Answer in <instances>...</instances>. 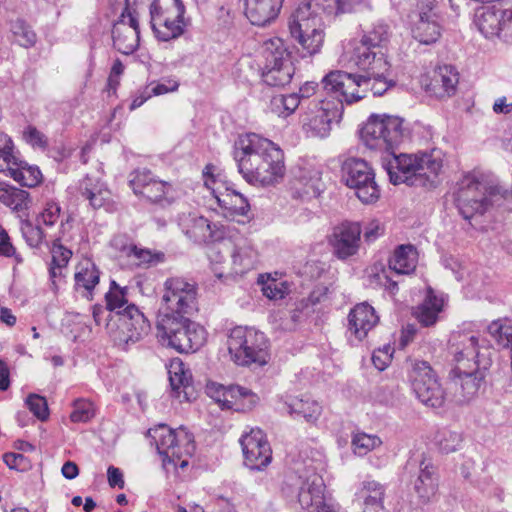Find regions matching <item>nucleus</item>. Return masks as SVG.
<instances>
[{
	"instance_id": "f257e3e1",
	"label": "nucleus",
	"mask_w": 512,
	"mask_h": 512,
	"mask_svg": "<svg viewBox=\"0 0 512 512\" xmlns=\"http://www.w3.org/2000/svg\"><path fill=\"white\" fill-rule=\"evenodd\" d=\"M409 135L404 119L387 114L370 115L360 129L363 144L382 154V167L391 183L432 187L442 169V160L430 153L412 155L398 152Z\"/></svg>"
},
{
	"instance_id": "f03ea898",
	"label": "nucleus",
	"mask_w": 512,
	"mask_h": 512,
	"mask_svg": "<svg viewBox=\"0 0 512 512\" xmlns=\"http://www.w3.org/2000/svg\"><path fill=\"white\" fill-rule=\"evenodd\" d=\"M233 158L239 173L252 185H274L285 175L283 150L256 133H246L238 137L233 147Z\"/></svg>"
},
{
	"instance_id": "7ed1b4c3",
	"label": "nucleus",
	"mask_w": 512,
	"mask_h": 512,
	"mask_svg": "<svg viewBox=\"0 0 512 512\" xmlns=\"http://www.w3.org/2000/svg\"><path fill=\"white\" fill-rule=\"evenodd\" d=\"M366 0H300L298 7L288 19L291 37L298 42L306 53L304 56L317 54L324 42L321 13L339 15L351 13Z\"/></svg>"
},
{
	"instance_id": "20e7f679",
	"label": "nucleus",
	"mask_w": 512,
	"mask_h": 512,
	"mask_svg": "<svg viewBox=\"0 0 512 512\" xmlns=\"http://www.w3.org/2000/svg\"><path fill=\"white\" fill-rule=\"evenodd\" d=\"M126 294V287L121 288L112 281L105 295L110 316L106 328L115 345L125 351L148 335L151 328L143 312L136 305L128 304Z\"/></svg>"
},
{
	"instance_id": "39448f33",
	"label": "nucleus",
	"mask_w": 512,
	"mask_h": 512,
	"mask_svg": "<svg viewBox=\"0 0 512 512\" xmlns=\"http://www.w3.org/2000/svg\"><path fill=\"white\" fill-rule=\"evenodd\" d=\"M390 35V28L386 23H374L363 32L360 40L351 42L350 49L346 52L348 61L358 69H373L376 74L390 70V63L386 58Z\"/></svg>"
},
{
	"instance_id": "423d86ee",
	"label": "nucleus",
	"mask_w": 512,
	"mask_h": 512,
	"mask_svg": "<svg viewBox=\"0 0 512 512\" xmlns=\"http://www.w3.org/2000/svg\"><path fill=\"white\" fill-rule=\"evenodd\" d=\"M227 345L231 359L237 365L255 363L262 366L268 361V340L263 332L255 328L234 327L228 335Z\"/></svg>"
},
{
	"instance_id": "0eeeda50",
	"label": "nucleus",
	"mask_w": 512,
	"mask_h": 512,
	"mask_svg": "<svg viewBox=\"0 0 512 512\" xmlns=\"http://www.w3.org/2000/svg\"><path fill=\"white\" fill-rule=\"evenodd\" d=\"M261 68L262 81L271 87H284L295 73L291 53L280 38H272L263 43Z\"/></svg>"
},
{
	"instance_id": "6e6552de",
	"label": "nucleus",
	"mask_w": 512,
	"mask_h": 512,
	"mask_svg": "<svg viewBox=\"0 0 512 512\" xmlns=\"http://www.w3.org/2000/svg\"><path fill=\"white\" fill-rule=\"evenodd\" d=\"M147 434L154 441L162 457L163 466L176 465V460L191 456L195 450L193 435L183 427L172 429L167 424L161 423L150 428Z\"/></svg>"
},
{
	"instance_id": "1a4fd4ad",
	"label": "nucleus",
	"mask_w": 512,
	"mask_h": 512,
	"mask_svg": "<svg viewBox=\"0 0 512 512\" xmlns=\"http://www.w3.org/2000/svg\"><path fill=\"white\" fill-rule=\"evenodd\" d=\"M401 479L412 486L420 503H429L436 496L439 481L437 468L424 453L408 458Z\"/></svg>"
},
{
	"instance_id": "9d476101",
	"label": "nucleus",
	"mask_w": 512,
	"mask_h": 512,
	"mask_svg": "<svg viewBox=\"0 0 512 512\" xmlns=\"http://www.w3.org/2000/svg\"><path fill=\"white\" fill-rule=\"evenodd\" d=\"M323 89L330 98L339 100L342 104H352L372 92V78L365 75L351 74L344 71H332L322 79Z\"/></svg>"
},
{
	"instance_id": "9b49d317",
	"label": "nucleus",
	"mask_w": 512,
	"mask_h": 512,
	"mask_svg": "<svg viewBox=\"0 0 512 512\" xmlns=\"http://www.w3.org/2000/svg\"><path fill=\"white\" fill-rule=\"evenodd\" d=\"M409 379L415 396L422 404L431 408L443 406L445 391L429 362L411 361Z\"/></svg>"
},
{
	"instance_id": "f8f14e48",
	"label": "nucleus",
	"mask_w": 512,
	"mask_h": 512,
	"mask_svg": "<svg viewBox=\"0 0 512 512\" xmlns=\"http://www.w3.org/2000/svg\"><path fill=\"white\" fill-rule=\"evenodd\" d=\"M480 360L474 361L470 368L456 365L451 371L453 374L452 384L454 386V401L457 404L468 403L477 394L484 384L486 372L492 364V359L487 353L480 354Z\"/></svg>"
},
{
	"instance_id": "ddd939ff",
	"label": "nucleus",
	"mask_w": 512,
	"mask_h": 512,
	"mask_svg": "<svg viewBox=\"0 0 512 512\" xmlns=\"http://www.w3.org/2000/svg\"><path fill=\"white\" fill-rule=\"evenodd\" d=\"M342 172L346 185L355 190L361 202L370 204L379 199L380 189L375 181V172L366 160L348 158L342 165Z\"/></svg>"
},
{
	"instance_id": "4468645a",
	"label": "nucleus",
	"mask_w": 512,
	"mask_h": 512,
	"mask_svg": "<svg viewBox=\"0 0 512 512\" xmlns=\"http://www.w3.org/2000/svg\"><path fill=\"white\" fill-rule=\"evenodd\" d=\"M317 97L309 103V113L304 119V127L309 136L325 138L330 134L331 123L339 120L343 105L339 100Z\"/></svg>"
},
{
	"instance_id": "2eb2a0df",
	"label": "nucleus",
	"mask_w": 512,
	"mask_h": 512,
	"mask_svg": "<svg viewBox=\"0 0 512 512\" xmlns=\"http://www.w3.org/2000/svg\"><path fill=\"white\" fill-rule=\"evenodd\" d=\"M163 310L191 315L197 310V285L181 277L168 278L164 283Z\"/></svg>"
},
{
	"instance_id": "dca6fc26",
	"label": "nucleus",
	"mask_w": 512,
	"mask_h": 512,
	"mask_svg": "<svg viewBox=\"0 0 512 512\" xmlns=\"http://www.w3.org/2000/svg\"><path fill=\"white\" fill-rule=\"evenodd\" d=\"M240 445L244 456L245 465L251 470H262L272 460V450L265 433L259 429H251L249 433L242 435Z\"/></svg>"
},
{
	"instance_id": "f3484780",
	"label": "nucleus",
	"mask_w": 512,
	"mask_h": 512,
	"mask_svg": "<svg viewBox=\"0 0 512 512\" xmlns=\"http://www.w3.org/2000/svg\"><path fill=\"white\" fill-rule=\"evenodd\" d=\"M477 25L486 38L512 43V8L487 7L478 17Z\"/></svg>"
},
{
	"instance_id": "a211bd4d",
	"label": "nucleus",
	"mask_w": 512,
	"mask_h": 512,
	"mask_svg": "<svg viewBox=\"0 0 512 512\" xmlns=\"http://www.w3.org/2000/svg\"><path fill=\"white\" fill-rule=\"evenodd\" d=\"M361 234L359 222L344 221L335 226L329 238L334 256L347 260L356 255L360 248Z\"/></svg>"
},
{
	"instance_id": "6ab92c4d",
	"label": "nucleus",
	"mask_w": 512,
	"mask_h": 512,
	"mask_svg": "<svg viewBox=\"0 0 512 512\" xmlns=\"http://www.w3.org/2000/svg\"><path fill=\"white\" fill-rule=\"evenodd\" d=\"M449 351L453 355L456 365L470 368L474 361L480 360V354L492 355L489 347L480 346L478 338L469 332H453L449 340Z\"/></svg>"
},
{
	"instance_id": "aec40b11",
	"label": "nucleus",
	"mask_w": 512,
	"mask_h": 512,
	"mask_svg": "<svg viewBox=\"0 0 512 512\" xmlns=\"http://www.w3.org/2000/svg\"><path fill=\"white\" fill-rule=\"evenodd\" d=\"M182 232L193 242L202 244L217 242L223 239V231L207 218L194 213L179 216Z\"/></svg>"
},
{
	"instance_id": "412c9836",
	"label": "nucleus",
	"mask_w": 512,
	"mask_h": 512,
	"mask_svg": "<svg viewBox=\"0 0 512 512\" xmlns=\"http://www.w3.org/2000/svg\"><path fill=\"white\" fill-rule=\"evenodd\" d=\"M379 322L375 309L367 302L356 304L348 315V331L360 342Z\"/></svg>"
},
{
	"instance_id": "4be33fe9",
	"label": "nucleus",
	"mask_w": 512,
	"mask_h": 512,
	"mask_svg": "<svg viewBox=\"0 0 512 512\" xmlns=\"http://www.w3.org/2000/svg\"><path fill=\"white\" fill-rule=\"evenodd\" d=\"M468 190H456L454 193V202L459 214L468 221L483 216L492 206L498 204L504 197H490L489 195L468 198Z\"/></svg>"
},
{
	"instance_id": "5701e85b",
	"label": "nucleus",
	"mask_w": 512,
	"mask_h": 512,
	"mask_svg": "<svg viewBox=\"0 0 512 512\" xmlns=\"http://www.w3.org/2000/svg\"><path fill=\"white\" fill-rule=\"evenodd\" d=\"M386 487L378 481L365 479L355 493L354 502L361 512H380L384 508Z\"/></svg>"
},
{
	"instance_id": "b1692460",
	"label": "nucleus",
	"mask_w": 512,
	"mask_h": 512,
	"mask_svg": "<svg viewBox=\"0 0 512 512\" xmlns=\"http://www.w3.org/2000/svg\"><path fill=\"white\" fill-rule=\"evenodd\" d=\"M283 0H245V15L252 25L266 26L280 12Z\"/></svg>"
},
{
	"instance_id": "393cba45",
	"label": "nucleus",
	"mask_w": 512,
	"mask_h": 512,
	"mask_svg": "<svg viewBox=\"0 0 512 512\" xmlns=\"http://www.w3.org/2000/svg\"><path fill=\"white\" fill-rule=\"evenodd\" d=\"M471 190L468 198L489 195L490 197H506L507 190L498 185L489 184L480 173L473 171L465 174L457 183V190Z\"/></svg>"
},
{
	"instance_id": "a878e982",
	"label": "nucleus",
	"mask_w": 512,
	"mask_h": 512,
	"mask_svg": "<svg viewBox=\"0 0 512 512\" xmlns=\"http://www.w3.org/2000/svg\"><path fill=\"white\" fill-rule=\"evenodd\" d=\"M205 342V330L198 324L190 325L186 329L170 336L164 343L179 353H189L197 351Z\"/></svg>"
},
{
	"instance_id": "bb28decb",
	"label": "nucleus",
	"mask_w": 512,
	"mask_h": 512,
	"mask_svg": "<svg viewBox=\"0 0 512 512\" xmlns=\"http://www.w3.org/2000/svg\"><path fill=\"white\" fill-rule=\"evenodd\" d=\"M459 74L451 65L437 68L431 80L429 90L439 99L451 97L456 93Z\"/></svg>"
},
{
	"instance_id": "cd10ccee",
	"label": "nucleus",
	"mask_w": 512,
	"mask_h": 512,
	"mask_svg": "<svg viewBox=\"0 0 512 512\" xmlns=\"http://www.w3.org/2000/svg\"><path fill=\"white\" fill-rule=\"evenodd\" d=\"M113 46L120 53L132 54L139 46L138 32L127 26L125 13L114 23L112 28Z\"/></svg>"
},
{
	"instance_id": "c85d7f7f",
	"label": "nucleus",
	"mask_w": 512,
	"mask_h": 512,
	"mask_svg": "<svg viewBox=\"0 0 512 512\" xmlns=\"http://www.w3.org/2000/svg\"><path fill=\"white\" fill-rule=\"evenodd\" d=\"M112 244L128 257H134L138 261V264L151 266L162 263L165 260V254L163 252L140 248L133 243H127L123 236L114 238Z\"/></svg>"
},
{
	"instance_id": "c756f323",
	"label": "nucleus",
	"mask_w": 512,
	"mask_h": 512,
	"mask_svg": "<svg viewBox=\"0 0 512 512\" xmlns=\"http://www.w3.org/2000/svg\"><path fill=\"white\" fill-rule=\"evenodd\" d=\"M184 313H176L163 310L157 321V337L162 343H165L170 336L178 334L186 327L195 324Z\"/></svg>"
},
{
	"instance_id": "7c9ffc66",
	"label": "nucleus",
	"mask_w": 512,
	"mask_h": 512,
	"mask_svg": "<svg viewBox=\"0 0 512 512\" xmlns=\"http://www.w3.org/2000/svg\"><path fill=\"white\" fill-rule=\"evenodd\" d=\"M418 251L412 244L399 245L390 257L389 269L398 275H409L415 271Z\"/></svg>"
},
{
	"instance_id": "2f4dec72",
	"label": "nucleus",
	"mask_w": 512,
	"mask_h": 512,
	"mask_svg": "<svg viewBox=\"0 0 512 512\" xmlns=\"http://www.w3.org/2000/svg\"><path fill=\"white\" fill-rule=\"evenodd\" d=\"M79 194L89 201L93 209L101 208L109 194L105 183L97 176L87 174L78 185Z\"/></svg>"
},
{
	"instance_id": "473e14b6",
	"label": "nucleus",
	"mask_w": 512,
	"mask_h": 512,
	"mask_svg": "<svg viewBox=\"0 0 512 512\" xmlns=\"http://www.w3.org/2000/svg\"><path fill=\"white\" fill-rule=\"evenodd\" d=\"M100 271L96 265L90 261L80 265L74 275L75 290L84 297L92 300L93 290L99 283Z\"/></svg>"
},
{
	"instance_id": "72a5a7b5",
	"label": "nucleus",
	"mask_w": 512,
	"mask_h": 512,
	"mask_svg": "<svg viewBox=\"0 0 512 512\" xmlns=\"http://www.w3.org/2000/svg\"><path fill=\"white\" fill-rule=\"evenodd\" d=\"M8 174L21 186L35 187L42 181V173L37 166L29 165L25 161L12 160L6 167Z\"/></svg>"
},
{
	"instance_id": "f704fd0d",
	"label": "nucleus",
	"mask_w": 512,
	"mask_h": 512,
	"mask_svg": "<svg viewBox=\"0 0 512 512\" xmlns=\"http://www.w3.org/2000/svg\"><path fill=\"white\" fill-rule=\"evenodd\" d=\"M215 198L218 205L227 211L225 216H247L250 210L247 198L231 187H226V192L215 195Z\"/></svg>"
},
{
	"instance_id": "c9c22d12",
	"label": "nucleus",
	"mask_w": 512,
	"mask_h": 512,
	"mask_svg": "<svg viewBox=\"0 0 512 512\" xmlns=\"http://www.w3.org/2000/svg\"><path fill=\"white\" fill-rule=\"evenodd\" d=\"M443 22L444 19L410 22L412 36L421 44H434L441 37Z\"/></svg>"
},
{
	"instance_id": "e433bc0d",
	"label": "nucleus",
	"mask_w": 512,
	"mask_h": 512,
	"mask_svg": "<svg viewBox=\"0 0 512 512\" xmlns=\"http://www.w3.org/2000/svg\"><path fill=\"white\" fill-rule=\"evenodd\" d=\"M150 23L162 19H182L185 6L182 0H153L149 7Z\"/></svg>"
},
{
	"instance_id": "4c0bfd02",
	"label": "nucleus",
	"mask_w": 512,
	"mask_h": 512,
	"mask_svg": "<svg viewBox=\"0 0 512 512\" xmlns=\"http://www.w3.org/2000/svg\"><path fill=\"white\" fill-rule=\"evenodd\" d=\"M443 307V300L438 298L433 290L429 288L424 301L417 307L416 318L423 326L434 325L438 319V314Z\"/></svg>"
},
{
	"instance_id": "58836bf2",
	"label": "nucleus",
	"mask_w": 512,
	"mask_h": 512,
	"mask_svg": "<svg viewBox=\"0 0 512 512\" xmlns=\"http://www.w3.org/2000/svg\"><path fill=\"white\" fill-rule=\"evenodd\" d=\"M0 202L14 211L21 212L29 208L31 199L27 191L1 183Z\"/></svg>"
},
{
	"instance_id": "ea45409f",
	"label": "nucleus",
	"mask_w": 512,
	"mask_h": 512,
	"mask_svg": "<svg viewBox=\"0 0 512 512\" xmlns=\"http://www.w3.org/2000/svg\"><path fill=\"white\" fill-rule=\"evenodd\" d=\"M288 413L294 418H303L307 422H315L321 414V406L311 399L294 398L285 403Z\"/></svg>"
},
{
	"instance_id": "a19ab883",
	"label": "nucleus",
	"mask_w": 512,
	"mask_h": 512,
	"mask_svg": "<svg viewBox=\"0 0 512 512\" xmlns=\"http://www.w3.org/2000/svg\"><path fill=\"white\" fill-rule=\"evenodd\" d=\"M155 37L159 41H170L180 37L185 30L184 17L182 19H162L159 22L150 23Z\"/></svg>"
},
{
	"instance_id": "79ce46f5",
	"label": "nucleus",
	"mask_w": 512,
	"mask_h": 512,
	"mask_svg": "<svg viewBox=\"0 0 512 512\" xmlns=\"http://www.w3.org/2000/svg\"><path fill=\"white\" fill-rule=\"evenodd\" d=\"M410 22L443 19L437 0H416L409 14Z\"/></svg>"
},
{
	"instance_id": "37998d69",
	"label": "nucleus",
	"mask_w": 512,
	"mask_h": 512,
	"mask_svg": "<svg viewBox=\"0 0 512 512\" xmlns=\"http://www.w3.org/2000/svg\"><path fill=\"white\" fill-rule=\"evenodd\" d=\"M191 373L188 370H185L184 364L181 361H175L171 365V369L169 370V381L171 385V389L175 397H180L181 389L185 394V398H187V391L191 386Z\"/></svg>"
},
{
	"instance_id": "c03bdc74",
	"label": "nucleus",
	"mask_w": 512,
	"mask_h": 512,
	"mask_svg": "<svg viewBox=\"0 0 512 512\" xmlns=\"http://www.w3.org/2000/svg\"><path fill=\"white\" fill-rule=\"evenodd\" d=\"M172 186L170 183L157 179L155 176L151 179V183L148 187H146L145 191L142 193V197L153 203H161L164 202L170 204L173 201V196L171 195Z\"/></svg>"
},
{
	"instance_id": "a18cd8bd",
	"label": "nucleus",
	"mask_w": 512,
	"mask_h": 512,
	"mask_svg": "<svg viewBox=\"0 0 512 512\" xmlns=\"http://www.w3.org/2000/svg\"><path fill=\"white\" fill-rule=\"evenodd\" d=\"M299 106L300 100L296 94H279L271 98L268 109L271 113L286 118L293 114Z\"/></svg>"
},
{
	"instance_id": "49530a36",
	"label": "nucleus",
	"mask_w": 512,
	"mask_h": 512,
	"mask_svg": "<svg viewBox=\"0 0 512 512\" xmlns=\"http://www.w3.org/2000/svg\"><path fill=\"white\" fill-rule=\"evenodd\" d=\"M223 393L225 390L220 389ZM226 393H230V398L234 401V409L248 411L254 408L259 402L257 394L252 392L250 389L241 387L239 385H231V389L227 390Z\"/></svg>"
},
{
	"instance_id": "de8ad7c7",
	"label": "nucleus",
	"mask_w": 512,
	"mask_h": 512,
	"mask_svg": "<svg viewBox=\"0 0 512 512\" xmlns=\"http://www.w3.org/2000/svg\"><path fill=\"white\" fill-rule=\"evenodd\" d=\"M487 330L500 347L512 350V323L510 320H494L488 325Z\"/></svg>"
},
{
	"instance_id": "09e8293b",
	"label": "nucleus",
	"mask_w": 512,
	"mask_h": 512,
	"mask_svg": "<svg viewBox=\"0 0 512 512\" xmlns=\"http://www.w3.org/2000/svg\"><path fill=\"white\" fill-rule=\"evenodd\" d=\"M10 30L15 42L20 46L29 48L35 45L37 36L31 26L23 19L17 18L11 22Z\"/></svg>"
},
{
	"instance_id": "8fccbe9b",
	"label": "nucleus",
	"mask_w": 512,
	"mask_h": 512,
	"mask_svg": "<svg viewBox=\"0 0 512 512\" xmlns=\"http://www.w3.org/2000/svg\"><path fill=\"white\" fill-rule=\"evenodd\" d=\"M381 440L376 435H369L364 432L356 433L352 437V448L355 454L364 456L371 450L381 445Z\"/></svg>"
},
{
	"instance_id": "3c124183",
	"label": "nucleus",
	"mask_w": 512,
	"mask_h": 512,
	"mask_svg": "<svg viewBox=\"0 0 512 512\" xmlns=\"http://www.w3.org/2000/svg\"><path fill=\"white\" fill-rule=\"evenodd\" d=\"M305 489L306 492L314 497V505L316 507H323L325 504L324 500V481L321 476L313 474L309 476L300 486Z\"/></svg>"
},
{
	"instance_id": "603ef678",
	"label": "nucleus",
	"mask_w": 512,
	"mask_h": 512,
	"mask_svg": "<svg viewBox=\"0 0 512 512\" xmlns=\"http://www.w3.org/2000/svg\"><path fill=\"white\" fill-rule=\"evenodd\" d=\"M222 245L226 252L230 254L236 273H242L251 266L252 262L248 259L247 249L233 247L230 240H224Z\"/></svg>"
},
{
	"instance_id": "864d4df0",
	"label": "nucleus",
	"mask_w": 512,
	"mask_h": 512,
	"mask_svg": "<svg viewBox=\"0 0 512 512\" xmlns=\"http://www.w3.org/2000/svg\"><path fill=\"white\" fill-rule=\"evenodd\" d=\"M21 233L26 243L31 248H38L43 243L45 234L40 224L34 225L31 221L25 220L21 222Z\"/></svg>"
},
{
	"instance_id": "5fc2aeb1",
	"label": "nucleus",
	"mask_w": 512,
	"mask_h": 512,
	"mask_svg": "<svg viewBox=\"0 0 512 512\" xmlns=\"http://www.w3.org/2000/svg\"><path fill=\"white\" fill-rule=\"evenodd\" d=\"M95 415L93 403L86 399H76L73 402V411L70 414L72 422H87Z\"/></svg>"
},
{
	"instance_id": "6e6d98bb",
	"label": "nucleus",
	"mask_w": 512,
	"mask_h": 512,
	"mask_svg": "<svg viewBox=\"0 0 512 512\" xmlns=\"http://www.w3.org/2000/svg\"><path fill=\"white\" fill-rule=\"evenodd\" d=\"M153 176V173L146 168L136 169L129 175V185L136 195L141 196L151 183Z\"/></svg>"
},
{
	"instance_id": "4d7b16f0",
	"label": "nucleus",
	"mask_w": 512,
	"mask_h": 512,
	"mask_svg": "<svg viewBox=\"0 0 512 512\" xmlns=\"http://www.w3.org/2000/svg\"><path fill=\"white\" fill-rule=\"evenodd\" d=\"M263 295L270 300L283 299L289 292L290 287L285 281L276 279L269 280L262 287Z\"/></svg>"
},
{
	"instance_id": "13d9d810",
	"label": "nucleus",
	"mask_w": 512,
	"mask_h": 512,
	"mask_svg": "<svg viewBox=\"0 0 512 512\" xmlns=\"http://www.w3.org/2000/svg\"><path fill=\"white\" fill-rule=\"evenodd\" d=\"M439 449L443 453H451L457 450L461 444V436L457 432L444 430L436 437Z\"/></svg>"
},
{
	"instance_id": "bf43d9fd",
	"label": "nucleus",
	"mask_w": 512,
	"mask_h": 512,
	"mask_svg": "<svg viewBox=\"0 0 512 512\" xmlns=\"http://www.w3.org/2000/svg\"><path fill=\"white\" fill-rule=\"evenodd\" d=\"M365 73H368L372 78V94L373 96H382L390 87L395 85L392 80L388 81L386 78L388 71L376 74L373 69H361Z\"/></svg>"
},
{
	"instance_id": "052dcab7",
	"label": "nucleus",
	"mask_w": 512,
	"mask_h": 512,
	"mask_svg": "<svg viewBox=\"0 0 512 512\" xmlns=\"http://www.w3.org/2000/svg\"><path fill=\"white\" fill-rule=\"evenodd\" d=\"M26 405L29 410L40 421H45L49 417V408L47 401L44 397L38 394H30L26 399Z\"/></svg>"
},
{
	"instance_id": "680f3d73",
	"label": "nucleus",
	"mask_w": 512,
	"mask_h": 512,
	"mask_svg": "<svg viewBox=\"0 0 512 512\" xmlns=\"http://www.w3.org/2000/svg\"><path fill=\"white\" fill-rule=\"evenodd\" d=\"M60 241V237L56 238L51 248V264L57 266L59 271L66 267L72 257V251L64 247Z\"/></svg>"
},
{
	"instance_id": "e2e57ef3",
	"label": "nucleus",
	"mask_w": 512,
	"mask_h": 512,
	"mask_svg": "<svg viewBox=\"0 0 512 512\" xmlns=\"http://www.w3.org/2000/svg\"><path fill=\"white\" fill-rule=\"evenodd\" d=\"M61 207L54 201H48L37 217V223L47 227L53 226L60 218Z\"/></svg>"
},
{
	"instance_id": "0e129e2a",
	"label": "nucleus",
	"mask_w": 512,
	"mask_h": 512,
	"mask_svg": "<svg viewBox=\"0 0 512 512\" xmlns=\"http://www.w3.org/2000/svg\"><path fill=\"white\" fill-rule=\"evenodd\" d=\"M13 142L10 137L0 132V172L6 171V167L15 160L12 154Z\"/></svg>"
},
{
	"instance_id": "69168bd1",
	"label": "nucleus",
	"mask_w": 512,
	"mask_h": 512,
	"mask_svg": "<svg viewBox=\"0 0 512 512\" xmlns=\"http://www.w3.org/2000/svg\"><path fill=\"white\" fill-rule=\"evenodd\" d=\"M220 389H223L226 392L231 389V386L225 387L223 385L212 384L207 387L208 395L219 403L222 409L234 408V401L230 398V393H223Z\"/></svg>"
},
{
	"instance_id": "338daca9",
	"label": "nucleus",
	"mask_w": 512,
	"mask_h": 512,
	"mask_svg": "<svg viewBox=\"0 0 512 512\" xmlns=\"http://www.w3.org/2000/svg\"><path fill=\"white\" fill-rule=\"evenodd\" d=\"M23 138L33 148L45 150L48 147L47 137L34 126L29 125L23 131Z\"/></svg>"
},
{
	"instance_id": "774afa93",
	"label": "nucleus",
	"mask_w": 512,
	"mask_h": 512,
	"mask_svg": "<svg viewBox=\"0 0 512 512\" xmlns=\"http://www.w3.org/2000/svg\"><path fill=\"white\" fill-rule=\"evenodd\" d=\"M4 463L10 468L17 471H25L30 468V461L26 456L20 453L7 452L3 454Z\"/></svg>"
}]
</instances>
